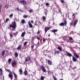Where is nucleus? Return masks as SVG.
Listing matches in <instances>:
<instances>
[{
	"label": "nucleus",
	"mask_w": 80,
	"mask_h": 80,
	"mask_svg": "<svg viewBox=\"0 0 80 80\" xmlns=\"http://www.w3.org/2000/svg\"><path fill=\"white\" fill-rule=\"evenodd\" d=\"M17 28V23L15 21L12 22V24H11L9 26V28H12L14 30H15V28Z\"/></svg>",
	"instance_id": "f257e3e1"
},
{
	"label": "nucleus",
	"mask_w": 80,
	"mask_h": 80,
	"mask_svg": "<svg viewBox=\"0 0 80 80\" xmlns=\"http://www.w3.org/2000/svg\"><path fill=\"white\" fill-rule=\"evenodd\" d=\"M67 24V22L66 20H65L64 21V23L62 22L61 23L59 24V26H61V27H63V26H66Z\"/></svg>",
	"instance_id": "f03ea898"
},
{
	"label": "nucleus",
	"mask_w": 80,
	"mask_h": 80,
	"mask_svg": "<svg viewBox=\"0 0 80 80\" xmlns=\"http://www.w3.org/2000/svg\"><path fill=\"white\" fill-rule=\"evenodd\" d=\"M8 77L9 78H10L11 80L13 79V75H12V72H10L8 75Z\"/></svg>",
	"instance_id": "7ed1b4c3"
},
{
	"label": "nucleus",
	"mask_w": 80,
	"mask_h": 80,
	"mask_svg": "<svg viewBox=\"0 0 80 80\" xmlns=\"http://www.w3.org/2000/svg\"><path fill=\"white\" fill-rule=\"evenodd\" d=\"M69 40L70 41H70L71 43H73V42H74V41L73 40V39L71 37H69Z\"/></svg>",
	"instance_id": "20e7f679"
},
{
	"label": "nucleus",
	"mask_w": 80,
	"mask_h": 80,
	"mask_svg": "<svg viewBox=\"0 0 80 80\" xmlns=\"http://www.w3.org/2000/svg\"><path fill=\"white\" fill-rule=\"evenodd\" d=\"M78 22V20L76 19L74 22V24H73V26L74 27H75L76 25H77V23Z\"/></svg>",
	"instance_id": "39448f33"
},
{
	"label": "nucleus",
	"mask_w": 80,
	"mask_h": 80,
	"mask_svg": "<svg viewBox=\"0 0 80 80\" xmlns=\"http://www.w3.org/2000/svg\"><path fill=\"white\" fill-rule=\"evenodd\" d=\"M51 28L49 27H46L45 28V33H47L48 30H49Z\"/></svg>",
	"instance_id": "423d86ee"
},
{
	"label": "nucleus",
	"mask_w": 80,
	"mask_h": 80,
	"mask_svg": "<svg viewBox=\"0 0 80 80\" xmlns=\"http://www.w3.org/2000/svg\"><path fill=\"white\" fill-rule=\"evenodd\" d=\"M37 21H36L35 23L34 24V25L35 26H37V25H40V21H39L38 22V24H37Z\"/></svg>",
	"instance_id": "0eeeda50"
},
{
	"label": "nucleus",
	"mask_w": 80,
	"mask_h": 80,
	"mask_svg": "<svg viewBox=\"0 0 80 80\" xmlns=\"http://www.w3.org/2000/svg\"><path fill=\"white\" fill-rule=\"evenodd\" d=\"M41 68H42V70H43L44 72H46V70H45V67H44L43 66H41Z\"/></svg>",
	"instance_id": "6e6552de"
},
{
	"label": "nucleus",
	"mask_w": 80,
	"mask_h": 80,
	"mask_svg": "<svg viewBox=\"0 0 80 80\" xmlns=\"http://www.w3.org/2000/svg\"><path fill=\"white\" fill-rule=\"evenodd\" d=\"M28 25L30 28H33V25H32V24L30 23V22H28Z\"/></svg>",
	"instance_id": "1a4fd4ad"
},
{
	"label": "nucleus",
	"mask_w": 80,
	"mask_h": 80,
	"mask_svg": "<svg viewBox=\"0 0 80 80\" xmlns=\"http://www.w3.org/2000/svg\"><path fill=\"white\" fill-rule=\"evenodd\" d=\"M21 48H22V44L19 45L18 48H17V49L20 50Z\"/></svg>",
	"instance_id": "9d476101"
},
{
	"label": "nucleus",
	"mask_w": 80,
	"mask_h": 80,
	"mask_svg": "<svg viewBox=\"0 0 80 80\" xmlns=\"http://www.w3.org/2000/svg\"><path fill=\"white\" fill-rule=\"evenodd\" d=\"M74 55L76 57V58H79V56H78V55L77 53H74Z\"/></svg>",
	"instance_id": "9b49d317"
},
{
	"label": "nucleus",
	"mask_w": 80,
	"mask_h": 80,
	"mask_svg": "<svg viewBox=\"0 0 80 80\" xmlns=\"http://www.w3.org/2000/svg\"><path fill=\"white\" fill-rule=\"evenodd\" d=\"M67 55L69 57H71L72 56V55L70 53H69L68 52L67 53Z\"/></svg>",
	"instance_id": "f8f14e48"
},
{
	"label": "nucleus",
	"mask_w": 80,
	"mask_h": 80,
	"mask_svg": "<svg viewBox=\"0 0 80 80\" xmlns=\"http://www.w3.org/2000/svg\"><path fill=\"white\" fill-rule=\"evenodd\" d=\"M52 32H53V33H55V32H58V30L57 29H54L52 31Z\"/></svg>",
	"instance_id": "ddd939ff"
},
{
	"label": "nucleus",
	"mask_w": 80,
	"mask_h": 80,
	"mask_svg": "<svg viewBox=\"0 0 80 80\" xmlns=\"http://www.w3.org/2000/svg\"><path fill=\"white\" fill-rule=\"evenodd\" d=\"M19 72H20V74L22 75V73H23V71H22V69L21 68L20 69H19Z\"/></svg>",
	"instance_id": "4468645a"
},
{
	"label": "nucleus",
	"mask_w": 80,
	"mask_h": 80,
	"mask_svg": "<svg viewBox=\"0 0 80 80\" xmlns=\"http://www.w3.org/2000/svg\"><path fill=\"white\" fill-rule=\"evenodd\" d=\"M25 32H24L22 33V34H21V36L22 37H23L24 36H25Z\"/></svg>",
	"instance_id": "2eb2a0df"
},
{
	"label": "nucleus",
	"mask_w": 80,
	"mask_h": 80,
	"mask_svg": "<svg viewBox=\"0 0 80 80\" xmlns=\"http://www.w3.org/2000/svg\"><path fill=\"white\" fill-rule=\"evenodd\" d=\"M21 3H22L23 5H25V4H26V3H27V2H25V1H21Z\"/></svg>",
	"instance_id": "dca6fc26"
},
{
	"label": "nucleus",
	"mask_w": 80,
	"mask_h": 80,
	"mask_svg": "<svg viewBox=\"0 0 80 80\" xmlns=\"http://www.w3.org/2000/svg\"><path fill=\"white\" fill-rule=\"evenodd\" d=\"M30 57H28L26 59V60H25L26 62H27V61H28L30 60Z\"/></svg>",
	"instance_id": "f3484780"
},
{
	"label": "nucleus",
	"mask_w": 80,
	"mask_h": 80,
	"mask_svg": "<svg viewBox=\"0 0 80 80\" xmlns=\"http://www.w3.org/2000/svg\"><path fill=\"white\" fill-rule=\"evenodd\" d=\"M16 62H14L12 63V65L13 67H14V65H16Z\"/></svg>",
	"instance_id": "a211bd4d"
},
{
	"label": "nucleus",
	"mask_w": 80,
	"mask_h": 80,
	"mask_svg": "<svg viewBox=\"0 0 80 80\" xmlns=\"http://www.w3.org/2000/svg\"><path fill=\"white\" fill-rule=\"evenodd\" d=\"M48 63L49 65H52V62L50 61V60H48Z\"/></svg>",
	"instance_id": "6ab92c4d"
},
{
	"label": "nucleus",
	"mask_w": 80,
	"mask_h": 80,
	"mask_svg": "<svg viewBox=\"0 0 80 80\" xmlns=\"http://www.w3.org/2000/svg\"><path fill=\"white\" fill-rule=\"evenodd\" d=\"M13 73L14 75V76L15 78H17V74H15V73L14 72H13Z\"/></svg>",
	"instance_id": "aec40b11"
},
{
	"label": "nucleus",
	"mask_w": 80,
	"mask_h": 80,
	"mask_svg": "<svg viewBox=\"0 0 80 80\" xmlns=\"http://www.w3.org/2000/svg\"><path fill=\"white\" fill-rule=\"evenodd\" d=\"M21 23H25V21L24 19H22L21 21Z\"/></svg>",
	"instance_id": "412c9836"
},
{
	"label": "nucleus",
	"mask_w": 80,
	"mask_h": 80,
	"mask_svg": "<svg viewBox=\"0 0 80 80\" xmlns=\"http://www.w3.org/2000/svg\"><path fill=\"white\" fill-rule=\"evenodd\" d=\"M18 54L17 53V52H15V55L16 57H18Z\"/></svg>",
	"instance_id": "4be33fe9"
},
{
	"label": "nucleus",
	"mask_w": 80,
	"mask_h": 80,
	"mask_svg": "<svg viewBox=\"0 0 80 80\" xmlns=\"http://www.w3.org/2000/svg\"><path fill=\"white\" fill-rule=\"evenodd\" d=\"M72 59L73 62H76V61H77V59L76 58H74L73 57Z\"/></svg>",
	"instance_id": "5701e85b"
},
{
	"label": "nucleus",
	"mask_w": 80,
	"mask_h": 80,
	"mask_svg": "<svg viewBox=\"0 0 80 80\" xmlns=\"http://www.w3.org/2000/svg\"><path fill=\"white\" fill-rule=\"evenodd\" d=\"M11 62H12V59H9L8 61L9 64H10V63H11Z\"/></svg>",
	"instance_id": "b1692460"
},
{
	"label": "nucleus",
	"mask_w": 80,
	"mask_h": 80,
	"mask_svg": "<svg viewBox=\"0 0 80 80\" xmlns=\"http://www.w3.org/2000/svg\"><path fill=\"white\" fill-rule=\"evenodd\" d=\"M23 18H27V17H28V16L27 15H24L23 16Z\"/></svg>",
	"instance_id": "393cba45"
},
{
	"label": "nucleus",
	"mask_w": 80,
	"mask_h": 80,
	"mask_svg": "<svg viewBox=\"0 0 80 80\" xmlns=\"http://www.w3.org/2000/svg\"><path fill=\"white\" fill-rule=\"evenodd\" d=\"M42 19L44 21H45V20H46V18L45 17V16H43L42 17Z\"/></svg>",
	"instance_id": "a878e982"
},
{
	"label": "nucleus",
	"mask_w": 80,
	"mask_h": 80,
	"mask_svg": "<svg viewBox=\"0 0 80 80\" xmlns=\"http://www.w3.org/2000/svg\"><path fill=\"white\" fill-rule=\"evenodd\" d=\"M24 75H27V71L26 70H25L24 72Z\"/></svg>",
	"instance_id": "bb28decb"
},
{
	"label": "nucleus",
	"mask_w": 80,
	"mask_h": 80,
	"mask_svg": "<svg viewBox=\"0 0 80 80\" xmlns=\"http://www.w3.org/2000/svg\"><path fill=\"white\" fill-rule=\"evenodd\" d=\"M27 43H28V42H25L24 43V45H25V46H26V45H27Z\"/></svg>",
	"instance_id": "cd10ccee"
},
{
	"label": "nucleus",
	"mask_w": 80,
	"mask_h": 80,
	"mask_svg": "<svg viewBox=\"0 0 80 80\" xmlns=\"http://www.w3.org/2000/svg\"><path fill=\"white\" fill-rule=\"evenodd\" d=\"M0 75H2V72H3V71H2V69H0Z\"/></svg>",
	"instance_id": "c85d7f7f"
},
{
	"label": "nucleus",
	"mask_w": 80,
	"mask_h": 80,
	"mask_svg": "<svg viewBox=\"0 0 80 80\" xmlns=\"http://www.w3.org/2000/svg\"><path fill=\"white\" fill-rule=\"evenodd\" d=\"M58 49L59 50H62V48L61 47H59L58 48Z\"/></svg>",
	"instance_id": "c756f323"
},
{
	"label": "nucleus",
	"mask_w": 80,
	"mask_h": 80,
	"mask_svg": "<svg viewBox=\"0 0 80 80\" xmlns=\"http://www.w3.org/2000/svg\"><path fill=\"white\" fill-rule=\"evenodd\" d=\"M45 4L46 6H49V5H50V4L48 3H46Z\"/></svg>",
	"instance_id": "7c9ffc66"
},
{
	"label": "nucleus",
	"mask_w": 80,
	"mask_h": 80,
	"mask_svg": "<svg viewBox=\"0 0 80 80\" xmlns=\"http://www.w3.org/2000/svg\"><path fill=\"white\" fill-rule=\"evenodd\" d=\"M5 55V51L2 52V55Z\"/></svg>",
	"instance_id": "2f4dec72"
},
{
	"label": "nucleus",
	"mask_w": 80,
	"mask_h": 80,
	"mask_svg": "<svg viewBox=\"0 0 80 80\" xmlns=\"http://www.w3.org/2000/svg\"><path fill=\"white\" fill-rule=\"evenodd\" d=\"M30 13H31V12H33V10L32 9H31L29 11Z\"/></svg>",
	"instance_id": "473e14b6"
},
{
	"label": "nucleus",
	"mask_w": 80,
	"mask_h": 80,
	"mask_svg": "<svg viewBox=\"0 0 80 80\" xmlns=\"http://www.w3.org/2000/svg\"><path fill=\"white\" fill-rule=\"evenodd\" d=\"M55 53H59V52L58 51H55Z\"/></svg>",
	"instance_id": "72a5a7b5"
},
{
	"label": "nucleus",
	"mask_w": 80,
	"mask_h": 80,
	"mask_svg": "<svg viewBox=\"0 0 80 80\" xmlns=\"http://www.w3.org/2000/svg\"><path fill=\"white\" fill-rule=\"evenodd\" d=\"M44 79V78L43 76H41V80H43Z\"/></svg>",
	"instance_id": "f704fd0d"
},
{
	"label": "nucleus",
	"mask_w": 80,
	"mask_h": 80,
	"mask_svg": "<svg viewBox=\"0 0 80 80\" xmlns=\"http://www.w3.org/2000/svg\"><path fill=\"white\" fill-rule=\"evenodd\" d=\"M61 3H64V0H61Z\"/></svg>",
	"instance_id": "c9c22d12"
},
{
	"label": "nucleus",
	"mask_w": 80,
	"mask_h": 80,
	"mask_svg": "<svg viewBox=\"0 0 80 80\" xmlns=\"http://www.w3.org/2000/svg\"><path fill=\"white\" fill-rule=\"evenodd\" d=\"M8 21H9V19L7 18L6 20V22H7Z\"/></svg>",
	"instance_id": "e433bc0d"
},
{
	"label": "nucleus",
	"mask_w": 80,
	"mask_h": 80,
	"mask_svg": "<svg viewBox=\"0 0 80 80\" xmlns=\"http://www.w3.org/2000/svg\"><path fill=\"white\" fill-rule=\"evenodd\" d=\"M12 17H13V14H11L10 15V18H12Z\"/></svg>",
	"instance_id": "4c0bfd02"
},
{
	"label": "nucleus",
	"mask_w": 80,
	"mask_h": 80,
	"mask_svg": "<svg viewBox=\"0 0 80 80\" xmlns=\"http://www.w3.org/2000/svg\"><path fill=\"white\" fill-rule=\"evenodd\" d=\"M53 78L54 80H57V79L55 77H53Z\"/></svg>",
	"instance_id": "58836bf2"
},
{
	"label": "nucleus",
	"mask_w": 80,
	"mask_h": 80,
	"mask_svg": "<svg viewBox=\"0 0 80 80\" xmlns=\"http://www.w3.org/2000/svg\"><path fill=\"white\" fill-rule=\"evenodd\" d=\"M6 8H8V5H6L5 6Z\"/></svg>",
	"instance_id": "ea45409f"
},
{
	"label": "nucleus",
	"mask_w": 80,
	"mask_h": 80,
	"mask_svg": "<svg viewBox=\"0 0 80 80\" xmlns=\"http://www.w3.org/2000/svg\"><path fill=\"white\" fill-rule=\"evenodd\" d=\"M17 10H18V11H20V9H19V8H17Z\"/></svg>",
	"instance_id": "a19ab883"
},
{
	"label": "nucleus",
	"mask_w": 80,
	"mask_h": 80,
	"mask_svg": "<svg viewBox=\"0 0 80 80\" xmlns=\"http://www.w3.org/2000/svg\"><path fill=\"white\" fill-rule=\"evenodd\" d=\"M9 34L11 37H13V35L11 34V33H10Z\"/></svg>",
	"instance_id": "79ce46f5"
},
{
	"label": "nucleus",
	"mask_w": 80,
	"mask_h": 80,
	"mask_svg": "<svg viewBox=\"0 0 80 80\" xmlns=\"http://www.w3.org/2000/svg\"><path fill=\"white\" fill-rule=\"evenodd\" d=\"M73 25V22H71L70 23V25L71 26H72V25Z\"/></svg>",
	"instance_id": "37998d69"
},
{
	"label": "nucleus",
	"mask_w": 80,
	"mask_h": 80,
	"mask_svg": "<svg viewBox=\"0 0 80 80\" xmlns=\"http://www.w3.org/2000/svg\"><path fill=\"white\" fill-rule=\"evenodd\" d=\"M37 34H40V31L38 30V31L37 32Z\"/></svg>",
	"instance_id": "c03bdc74"
},
{
	"label": "nucleus",
	"mask_w": 80,
	"mask_h": 80,
	"mask_svg": "<svg viewBox=\"0 0 80 80\" xmlns=\"http://www.w3.org/2000/svg\"><path fill=\"white\" fill-rule=\"evenodd\" d=\"M43 42H45V39H43Z\"/></svg>",
	"instance_id": "a18cd8bd"
},
{
	"label": "nucleus",
	"mask_w": 80,
	"mask_h": 80,
	"mask_svg": "<svg viewBox=\"0 0 80 80\" xmlns=\"http://www.w3.org/2000/svg\"><path fill=\"white\" fill-rule=\"evenodd\" d=\"M7 71H8V72H9V73H10V72H10V70H7Z\"/></svg>",
	"instance_id": "49530a36"
},
{
	"label": "nucleus",
	"mask_w": 80,
	"mask_h": 80,
	"mask_svg": "<svg viewBox=\"0 0 80 80\" xmlns=\"http://www.w3.org/2000/svg\"><path fill=\"white\" fill-rule=\"evenodd\" d=\"M48 73L49 75H50V71H48Z\"/></svg>",
	"instance_id": "de8ad7c7"
},
{
	"label": "nucleus",
	"mask_w": 80,
	"mask_h": 80,
	"mask_svg": "<svg viewBox=\"0 0 80 80\" xmlns=\"http://www.w3.org/2000/svg\"><path fill=\"white\" fill-rule=\"evenodd\" d=\"M37 38L38 40H40V38L37 37Z\"/></svg>",
	"instance_id": "09e8293b"
},
{
	"label": "nucleus",
	"mask_w": 80,
	"mask_h": 80,
	"mask_svg": "<svg viewBox=\"0 0 80 80\" xmlns=\"http://www.w3.org/2000/svg\"><path fill=\"white\" fill-rule=\"evenodd\" d=\"M32 48H33V47H34V45L32 46Z\"/></svg>",
	"instance_id": "8fccbe9b"
},
{
	"label": "nucleus",
	"mask_w": 80,
	"mask_h": 80,
	"mask_svg": "<svg viewBox=\"0 0 80 80\" xmlns=\"http://www.w3.org/2000/svg\"><path fill=\"white\" fill-rule=\"evenodd\" d=\"M75 14H73V15H72V17H74L75 16Z\"/></svg>",
	"instance_id": "3c124183"
},
{
	"label": "nucleus",
	"mask_w": 80,
	"mask_h": 80,
	"mask_svg": "<svg viewBox=\"0 0 80 80\" xmlns=\"http://www.w3.org/2000/svg\"><path fill=\"white\" fill-rule=\"evenodd\" d=\"M2 8V6H1V4H0V8Z\"/></svg>",
	"instance_id": "603ef678"
},
{
	"label": "nucleus",
	"mask_w": 80,
	"mask_h": 80,
	"mask_svg": "<svg viewBox=\"0 0 80 80\" xmlns=\"http://www.w3.org/2000/svg\"><path fill=\"white\" fill-rule=\"evenodd\" d=\"M31 22L32 23H33V21H31Z\"/></svg>",
	"instance_id": "864d4df0"
},
{
	"label": "nucleus",
	"mask_w": 80,
	"mask_h": 80,
	"mask_svg": "<svg viewBox=\"0 0 80 80\" xmlns=\"http://www.w3.org/2000/svg\"><path fill=\"white\" fill-rule=\"evenodd\" d=\"M48 36L49 37H50V35L48 34Z\"/></svg>",
	"instance_id": "5fc2aeb1"
},
{
	"label": "nucleus",
	"mask_w": 80,
	"mask_h": 80,
	"mask_svg": "<svg viewBox=\"0 0 80 80\" xmlns=\"http://www.w3.org/2000/svg\"><path fill=\"white\" fill-rule=\"evenodd\" d=\"M39 42H38V44H39Z\"/></svg>",
	"instance_id": "6e6d98bb"
},
{
	"label": "nucleus",
	"mask_w": 80,
	"mask_h": 80,
	"mask_svg": "<svg viewBox=\"0 0 80 80\" xmlns=\"http://www.w3.org/2000/svg\"><path fill=\"white\" fill-rule=\"evenodd\" d=\"M1 11V10L0 9V11Z\"/></svg>",
	"instance_id": "4d7b16f0"
},
{
	"label": "nucleus",
	"mask_w": 80,
	"mask_h": 80,
	"mask_svg": "<svg viewBox=\"0 0 80 80\" xmlns=\"http://www.w3.org/2000/svg\"><path fill=\"white\" fill-rule=\"evenodd\" d=\"M8 28H9V27Z\"/></svg>",
	"instance_id": "13d9d810"
}]
</instances>
